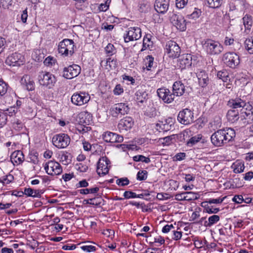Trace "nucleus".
I'll return each mask as SVG.
<instances>
[{"label":"nucleus","mask_w":253,"mask_h":253,"mask_svg":"<svg viewBox=\"0 0 253 253\" xmlns=\"http://www.w3.org/2000/svg\"><path fill=\"white\" fill-rule=\"evenodd\" d=\"M190 132L191 131L188 129L185 130L180 133L175 135L176 137L180 141H185L187 138L190 137L189 133H190Z\"/></svg>","instance_id":"obj_43"},{"label":"nucleus","mask_w":253,"mask_h":253,"mask_svg":"<svg viewBox=\"0 0 253 253\" xmlns=\"http://www.w3.org/2000/svg\"><path fill=\"white\" fill-rule=\"evenodd\" d=\"M70 141V137L65 133L55 134L52 138L53 144L58 149L66 148L69 145Z\"/></svg>","instance_id":"obj_4"},{"label":"nucleus","mask_w":253,"mask_h":253,"mask_svg":"<svg viewBox=\"0 0 253 253\" xmlns=\"http://www.w3.org/2000/svg\"><path fill=\"white\" fill-rule=\"evenodd\" d=\"M152 36L150 34H146L143 41V46L141 51H143L147 48H150L153 47V42L151 40Z\"/></svg>","instance_id":"obj_33"},{"label":"nucleus","mask_w":253,"mask_h":253,"mask_svg":"<svg viewBox=\"0 0 253 253\" xmlns=\"http://www.w3.org/2000/svg\"><path fill=\"white\" fill-rule=\"evenodd\" d=\"M194 113L188 108L180 111L177 116V120L180 123L188 125L194 122Z\"/></svg>","instance_id":"obj_6"},{"label":"nucleus","mask_w":253,"mask_h":253,"mask_svg":"<svg viewBox=\"0 0 253 253\" xmlns=\"http://www.w3.org/2000/svg\"><path fill=\"white\" fill-rule=\"evenodd\" d=\"M170 198V195L167 193H159L157 195V198L159 200H168Z\"/></svg>","instance_id":"obj_58"},{"label":"nucleus","mask_w":253,"mask_h":253,"mask_svg":"<svg viewBox=\"0 0 253 253\" xmlns=\"http://www.w3.org/2000/svg\"><path fill=\"white\" fill-rule=\"evenodd\" d=\"M220 219V217L218 215H212L208 218V221H204V225L205 227H211L213 224L216 223Z\"/></svg>","instance_id":"obj_35"},{"label":"nucleus","mask_w":253,"mask_h":253,"mask_svg":"<svg viewBox=\"0 0 253 253\" xmlns=\"http://www.w3.org/2000/svg\"><path fill=\"white\" fill-rule=\"evenodd\" d=\"M148 172L146 170H139L136 175V179L139 181H143L147 179Z\"/></svg>","instance_id":"obj_48"},{"label":"nucleus","mask_w":253,"mask_h":253,"mask_svg":"<svg viewBox=\"0 0 253 253\" xmlns=\"http://www.w3.org/2000/svg\"><path fill=\"white\" fill-rule=\"evenodd\" d=\"M110 167V160L106 157H102L98 161L96 172L99 176L105 175L108 173Z\"/></svg>","instance_id":"obj_11"},{"label":"nucleus","mask_w":253,"mask_h":253,"mask_svg":"<svg viewBox=\"0 0 253 253\" xmlns=\"http://www.w3.org/2000/svg\"><path fill=\"white\" fill-rule=\"evenodd\" d=\"M233 171L234 173H238L243 172L245 169L244 163L240 162H236L232 165Z\"/></svg>","instance_id":"obj_41"},{"label":"nucleus","mask_w":253,"mask_h":253,"mask_svg":"<svg viewBox=\"0 0 253 253\" xmlns=\"http://www.w3.org/2000/svg\"><path fill=\"white\" fill-rule=\"evenodd\" d=\"M226 116L227 120L229 122L231 123H234L236 122L239 119L238 110L231 109L228 110Z\"/></svg>","instance_id":"obj_28"},{"label":"nucleus","mask_w":253,"mask_h":253,"mask_svg":"<svg viewBox=\"0 0 253 253\" xmlns=\"http://www.w3.org/2000/svg\"><path fill=\"white\" fill-rule=\"evenodd\" d=\"M20 84L24 88L28 91H32L35 89V83L29 75H24L20 80Z\"/></svg>","instance_id":"obj_23"},{"label":"nucleus","mask_w":253,"mask_h":253,"mask_svg":"<svg viewBox=\"0 0 253 253\" xmlns=\"http://www.w3.org/2000/svg\"><path fill=\"white\" fill-rule=\"evenodd\" d=\"M175 135H171L163 138H161L159 141L164 145H169L173 143L175 139Z\"/></svg>","instance_id":"obj_36"},{"label":"nucleus","mask_w":253,"mask_h":253,"mask_svg":"<svg viewBox=\"0 0 253 253\" xmlns=\"http://www.w3.org/2000/svg\"><path fill=\"white\" fill-rule=\"evenodd\" d=\"M179 66L182 69L190 67L192 64V56L190 54L182 55L178 60Z\"/></svg>","instance_id":"obj_25"},{"label":"nucleus","mask_w":253,"mask_h":253,"mask_svg":"<svg viewBox=\"0 0 253 253\" xmlns=\"http://www.w3.org/2000/svg\"><path fill=\"white\" fill-rule=\"evenodd\" d=\"M145 115L150 118H154L157 116V111L155 108L151 107L147 109Z\"/></svg>","instance_id":"obj_57"},{"label":"nucleus","mask_w":253,"mask_h":253,"mask_svg":"<svg viewBox=\"0 0 253 253\" xmlns=\"http://www.w3.org/2000/svg\"><path fill=\"white\" fill-rule=\"evenodd\" d=\"M171 22L181 31H184L186 29V21L181 15L173 14L171 17Z\"/></svg>","instance_id":"obj_18"},{"label":"nucleus","mask_w":253,"mask_h":253,"mask_svg":"<svg viewBox=\"0 0 253 253\" xmlns=\"http://www.w3.org/2000/svg\"><path fill=\"white\" fill-rule=\"evenodd\" d=\"M81 249L87 253L94 252L96 251V248L92 245H84L81 247Z\"/></svg>","instance_id":"obj_56"},{"label":"nucleus","mask_w":253,"mask_h":253,"mask_svg":"<svg viewBox=\"0 0 253 253\" xmlns=\"http://www.w3.org/2000/svg\"><path fill=\"white\" fill-rule=\"evenodd\" d=\"M87 126L88 125L78 124L76 126V129L80 133L84 134L91 130V127Z\"/></svg>","instance_id":"obj_44"},{"label":"nucleus","mask_w":253,"mask_h":253,"mask_svg":"<svg viewBox=\"0 0 253 253\" xmlns=\"http://www.w3.org/2000/svg\"><path fill=\"white\" fill-rule=\"evenodd\" d=\"M199 83L201 86L204 87L207 86L209 83L208 75L204 71H201L197 74Z\"/></svg>","instance_id":"obj_31"},{"label":"nucleus","mask_w":253,"mask_h":253,"mask_svg":"<svg viewBox=\"0 0 253 253\" xmlns=\"http://www.w3.org/2000/svg\"><path fill=\"white\" fill-rule=\"evenodd\" d=\"M89 94L84 91L74 93L71 97L72 103L77 106H82L87 103L90 100Z\"/></svg>","instance_id":"obj_7"},{"label":"nucleus","mask_w":253,"mask_h":253,"mask_svg":"<svg viewBox=\"0 0 253 253\" xmlns=\"http://www.w3.org/2000/svg\"><path fill=\"white\" fill-rule=\"evenodd\" d=\"M154 57L152 55H148L146 57L145 62L147 70H150L154 63Z\"/></svg>","instance_id":"obj_50"},{"label":"nucleus","mask_w":253,"mask_h":253,"mask_svg":"<svg viewBox=\"0 0 253 253\" xmlns=\"http://www.w3.org/2000/svg\"><path fill=\"white\" fill-rule=\"evenodd\" d=\"M81 67L77 64H73L64 67L63 70V77L67 79L76 77L81 72Z\"/></svg>","instance_id":"obj_15"},{"label":"nucleus","mask_w":253,"mask_h":253,"mask_svg":"<svg viewBox=\"0 0 253 253\" xmlns=\"http://www.w3.org/2000/svg\"><path fill=\"white\" fill-rule=\"evenodd\" d=\"M38 80L40 84L49 88L54 86L56 82L54 76L49 72L42 71L39 73Z\"/></svg>","instance_id":"obj_5"},{"label":"nucleus","mask_w":253,"mask_h":253,"mask_svg":"<svg viewBox=\"0 0 253 253\" xmlns=\"http://www.w3.org/2000/svg\"><path fill=\"white\" fill-rule=\"evenodd\" d=\"M77 121L78 124L89 125L92 123V116L86 111L82 112L78 115Z\"/></svg>","instance_id":"obj_21"},{"label":"nucleus","mask_w":253,"mask_h":253,"mask_svg":"<svg viewBox=\"0 0 253 253\" xmlns=\"http://www.w3.org/2000/svg\"><path fill=\"white\" fill-rule=\"evenodd\" d=\"M123 92L124 88L120 84H117L113 90L114 94L116 95H120Z\"/></svg>","instance_id":"obj_59"},{"label":"nucleus","mask_w":253,"mask_h":253,"mask_svg":"<svg viewBox=\"0 0 253 253\" xmlns=\"http://www.w3.org/2000/svg\"><path fill=\"white\" fill-rule=\"evenodd\" d=\"M174 122L172 118H169L163 120L159 121L156 125V129L159 132L168 131L171 129L173 126Z\"/></svg>","instance_id":"obj_19"},{"label":"nucleus","mask_w":253,"mask_h":253,"mask_svg":"<svg viewBox=\"0 0 253 253\" xmlns=\"http://www.w3.org/2000/svg\"><path fill=\"white\" fill-rule=\"evenodd\" d=\"M42 190H34L31 188H25L24 193L28 197L40 198L43 193Z\"/></svg>","instance_id":"obj_29"},{"label":"nucleus","mask_w":253,"mask_h":253,"mask_svg":"<svg viewBox=\"0 0 253 253\" xmlns=\"http://www.w3.org/2000/svg\"><path fill=\"white\" fill-rule=\"evenodd\" d=\"M5 63L9 66H19L24 63V57L20 53L15 52L9 55Z\"/></svg>","instance_id":"obj_16"},{"label":"nucleus","mask_w":253,"mask_h":253,"mask_svg":"<svg viewBox=\"0 0 253 253\" xmlns=\"http://www.w3.org/2000/svg\"><path fill=\"white\" fill-rule=\"evenodd\" d=\"M135 95L136 100L141 103H143L146 100L147 96V93L141 87L136 91Z\"/></svg>","instance_id":"obj_32"},{"label":"nucleus","mask_w":253,"mask_h":253,"mask_svg":"<svg viewBox=\"0 0 253 253\" xmlns=\"http://www.w3.org/2000/svg\"><path fill=\"white\" fill-rule=\"evenodd\" d=\"M141 37V30L138 27H130L128 31L124 35V38L126 42L130 41H136Z\"/></svg>","instance_id":"obj_13"},{"label":"nucleus","mask_w":253,"mask_h":253,"mask_svg":"<svg viewBox=\"0 0 253 253\" xmlns=\"http://www.w3.org/2000/svg\"><path fill=\"white\" fill-rule=\"evenodd\" d=\"M103 139L105 142L110 143H120L124 140L122 135L110 131H107L103 135Z\"/></svg>","instance_id":"obj_20"},{"label":"nucleus","mask_w":253,"mask_h":253,"mask_svg":"<svg viewBox=\"0 0 253 253\" xmlns=\"http://www.w3.org/2000/svg\"><path fill=\"white\" fill-rule=\"evenodd\" d=\"M88 185L89 184L87 181L85 179H83L76 184V186L77 188L80 187H87Z\"/></svg>","instance_id":"obj_64"},{"label":"nucleus","mask_w":253,"mask_h":253,"mask_svg":"<svg viewBox=\"0 0 253 253\" xmlns=\"http://www.w3.org/2000/svg\"><path fill=\"white\" fill-rule=\"evenodd\" d=\"M201 11L200 9L197 8H195L194 11L192 13L188 14L187 15V18L189 19L195 20L199 17V16L201 15Z\"/></svg>","instance_id":"obj_49"},{"label":"nucleus","mask_w":253,"mask_h":253,"mask_svg":"<svg viewBox=\"0 0 253 253\" xmlns=\"http://www.w3.org/2000/svg\"><path fill=\"white\" fill-rule=\"evenodd\" d=\"M188 0H176V6L179 8H183L187 3Z\"/></svg>","instance_id":"obj_62"},{"label":"nucleus","mask_w":253,"mask_h":253,"mask_svg":"<svg viewBox=\"0 0 253 253\" xmlns=\"http://www.w3.org/2000/svg\"><path fill=\"white\" fill-rule=\"evenodd\" d=\"M165 49L168 56L173 58L178 57L181 52L178 44L173 41H169L166 43Z\"/></svg>","instance_id":"obj_10"},{"label":"nucleus","mask_w":253,"mask_h":253,"mask_svg":"<svg viewBox=\"0 0 253 253\" xmlns=\"http://www.w3.org/2000/svg\"><path fill=\"white\" fill-rule=\"evenodd\" d=\"M217 77L223 82H227L230 80L228 73L226 71H220L217 73Z\"/></svg>","instance_id":"obj_47"},{"label":"nucleus","mask_w":253,"mask_h":253,"mask_svg":"<svg viewBox=\"0 0 253 253\" xmlns=\"http://www.w3.org/2000/svg\"><path fill=\"white\" fill-rule=\"evenodd\" d=\"M55 60L53 57L49 56L45 58L44 61V64L47 66H51L54 64Z\"/></svg>","instance_id":"obj_60"},{"label":"nucleus","mask_w":253,"mask_h":253,"mask_svg":"<svg viewBox=\"0 0 253 253\" xmlns=\"http://www.w3.org/2000/svg\"><path fill=\"white\" fill-rule=\"evenodd\" d=\"M185 197V201H189L198 199L199 198V195L197 193L193 192H186Z\"/></svg>","instance_id":"obj_45"},{"label":"nucleus","mask_w":253,"mask_h":253,"mask_svg":"<svg viewBox=\"0 0 253 253\" xmlns=\"http://www.w3.org/2000/svg\"><path fill=\"white\" fill-rule=\"evenodd\" d=\"M5 112L4 113V114H6V117L7 116L12 117L15 115V114L17 113L18 109L14 106L10 107V108H7L6 110H5Z\"/></svg>","instance_id":"obj_53"},{"label":"nucleus","mask_w":253,"mask_h":253,"mask_svg":"<svg viewBox=\"0 0 253 253\" xmlns=\"http://www.w3.org/2000/svg\"><path fill=\"white\" fill-rule=\"evenodd\" d=\"M7 117L4 112H0V128L3 127L7 123Z\"/></svg>","instance_id":"obj_55"},{"label":"nucleus","mask_w":253,"mask_h":253,"mask_svg":"<svg viewBox=\"0 0 253 253\" xmlns=\"http://www.w3.org/2000/svg\"><path fill=\"white\" fill-rule=\"evenodd\" d=\"M228 104L232 108V109H238V108L245 107L247 105V103L243 99L236 98L234 99L230 100L228 101Z\"/></svg>","instance_id":"obj_27"},{"label":"nucleus","mask_w":253,"mask_h":253,"mask_svg":"<svg viewBox=\"0 0 253 253\" xmlns=\"http://www.w3.org/2000/svg\"><path fill=\"white\" fill-rule=\"evenodd\" d=\"M185 86L181 81L175 82L172 85V92L175 96H181L185 92Z\"/></svg>","instance_id":"obj_24"},{"label":"nucleus","mask_w":253,"mask_h":253,"mask_svg":"<svg viewBox=\"0 0 253 253\" xmlns=\"http://www.w3.org/2000/svg\"><path fill=\"white\" fill-rule=\"evenodd\" d=\"M134 125V121L130 117H126L120 120L118 128L120 132L130 130Z\"/></svg>","instance_id":"obj_17"},{"label":"nucleus","mask_w":253,"mask_h":253,"mask_svg":"<svg viewBox=\"0 0 253 253\" xmlns=\"http://www.w3.org/2000/svg\"><path fill=\"white\" fill-rule=\"evenodd\" d=\"M124 196L125 199L136 198V194L134 192L129 191H125L124 193Z\"/></svg>","instance_id":"obj_61"},{"label":"nucleus","mask_w":253,"mask_h":253,"mask_svg":"<svg viewBox=\"0 0 253 253\" xmlns=\"http://www.w3.org/2000/svg\"><path fill=\"white\" fill-rule=\"evenodd\" d=\"M24 155L20 151L13 153L11 155V162L14 165H18L24 161Z\"/></svg>","instance_id":"obj_30"},{"label":"nucleus","mask_w":253,"mask_h":253,"mask_svg":"<svg viewBox=\"0 0 253 253\" xmlns=\"http://www.w3.org/2000/svg\"><path fill=\"white\" fill-rule=\"evenodd\" d=\"M202 135L201 134H198L192 137L186 142V145L189 147H192L202 139Z\"/></svg>","instance_id":"obj_42"},{"label":"nucleus","mask_w":253,"mask_h":253,"mask_svg":"<svg viewBox=\"0 0 253 253\" xmlns=\"http://www.w3.org/2000/svg\"><path fill=\"white\" fill-rule=\"evenodd\" d=\"M169 5V0H156L154 7L158 13L164 14L168 11Z\"/></svg>","instance_id":"obj_22"},{"label":"nucleus","mask_w":253,"mask_h":253,"mask_svg":"<svg viewBox=\"0 0 253 253\" xmlns=\"http://www.w3.org/2000/svg\"><path fill=\"white\" fill-rule=\"evenodd\" d=\"M38 153L36 152H31L29 154L30 162L37 164L39 162Z\"/></svg>","instance_id":"obj_51"},{"label":"nucleus","mask_w":253,"mask_h":253,"mask_svg":"<svg viewBox=\"0 0 253 253\" xmlns=\"http://www.w3.org/2000/svg\"><path fill=\"white\" fill-rule=\"evenodd\" d=\"M77 169L81 172H86L88 169V167L86 165L80 163L77 165Z\"/></svg>","instance_id":"obj_63"},{"label":"nucleus","mask_w":253,"mask_h":253,"mask_svg":"<svg viewBox=\"0 0 253 253\" xmlns=\"http://www.w3.org/2000/svg\"><path fill=\"white\" fill-rule=\"evenodd\" d=\"M8 88V85L2 81L0 84V99H4L10 97L7 94Z\"/></svg>","instance_id":"obj_34"},{"label":"nucleus","mask_w":253,"mask_h":253,"mask_svg":"<svg viewBox=\"0 0 253 253\" xmlns=\"http://www.w3.org/2000/svg\"><path fill=\"white\" fill-rule=\"evenodd\" d=\"M46 172L50 175H57L62 172V168L60 164L55 161H49L44 165Z\"/></svg>","instance_id":"obj_9"},{"label":"nucleus","mask_w":253,"mask_h":253,"mask_svg":"<svg viewBox=\"0 0 253 253\" xmlns=\"http://www.w3.org/2000/svg\"><path fill=\"white\" fill-rule=\"evenodd\" d=\"M129 110L128 105L124 103L116 104L110 109L111 115L113 117H121L123 115L127 114Z\"/></svg>","instance_id":"obj_12"},{"label":"nucleus","mask_w":253,"mask_h":253,"mask_svg":"<svg viewBox=\"0 0 253 253\" xmlns=\"http://www.w3.org/2000/svg\"><path fill=\"white\" fill-rule=\"evenodd\" d=\"M208 5L212 8L219 7L223 2V0H206Z\"/></svg>","instance_id":"obj_40"},{"label":"nucleus","mask_w":253,"mask_h":253,"mask_svg":"<svg viewBox=\"0 0 253 253\" xmlns=\"http://www.w3.org/2000/svg\"><path fill=\"white\" fill-rule=\"evenodd\" d=\"M12 126L14 129L19 132L24 128V124L22 122L17 119H14L12 120Z\"/></svg>","instance_id":"obj_39"},{"label":"nucleus","mask_w":253,"mask_h":253,"mask_svg":"<svg viewBox=\"0 0 253 253\" xmlns=\"http://www.w3.org/2000/svg\"><path fill=\"white\" fill-rule=\"evenodd\" d=\"M105 51L108 55L111 56L115 54L116 52V48L113 44L109 43L105 47Z\"/></svg>","instance_id":"obj_54"},{"label":"nucleus","mask_w":253,"mask_h":253,"mask_svg":"<svg viewBox=\"0 0 253 253\" xmlns=\"http://www.w3.org/2000/svg\"><path fill=\"white\" fill-rule=\"evenodd\" d=\"M158 96L165 103L169 104L173 101L175 96L168 88L162 87L157 90Z\"/></svg>","instance_id":"obj_14"},{"label":"nucleus","mask_w":253,"mask_h":253,"mask_svg":"<svg viewBox=\"0 0 253 253\" xmlns=\"http://www.w3.org/2000/svg\"><path fill=\"white\" fill-rule=\"evenodd\" d=\"M222 61L226 66L235 68L240 63V58L236 53L228 52L223 54Z\"/></svg>","instance_id":"obj_8"},{"label":"nucleus","mask_w":253,"mask_h":253,"mask_svg":"<svg viewBox=\"0 0 253 253\" xmlns=\"http://www.w3.org/2000/svg\"><path fill=\"white\" fill-rule=\"evenodd\" d=\"M235 136V132L231 128L221 129L213 133L211 140L212 144L215 147H221L231 141Z\"/></svg>","instance_id":"obj_1"},{"label":"nucleus","mask_w":253,"mask_h":253,"mask_svg":"<svg viewBox=\"0 0 253 253\" xmlns=\"http://www.w3.org/2000/svg\"><path fill=\"white\" fill-rule=\"evenodd\" d=\"M242 20L245 27L244 32L249 34L253 24V17L250 14H246L243 16Z\"/></svg>","instance_id":"obj_26"},{"label":"nucleus","mask_w":253,"mask_h":253,"mask_svg":"<svg viewBox=\"0 0 253 253\" xmlns=\"http://www.w3.org/2000/svg\"><path fill=\"white\" fill-rule=\"evenodd\" d=\"M204 48L210 55H218L223 50V46L218 42L211 39H206L202 42Z\"/></svg>","instance_id":"obj_3"},{"label":"nucleus","mask_w":253,"mask_h":253,"mask_svg":"<svg viewBox=\"0 0 253 253\" xmlns=\"http://www.w3.org/2000/svg\"><path fill=\"white\" fill-rule=\"evenodd\" d=\"M245 49L249 54H253V37L246 39L244 42Z\"/></svg>","instance_id":"obj_37"},{"label":"nucleus","mask_w":253,"mask_h":253,"mask_svg":"<svg viewBox=\"0 0 253 253\" xmlns=\"http://www.w3.org/2000/svg\"><path fill=\"white\" fill-rule=\"evenodd\" d=\"M106 68V69L113 70L115 69L118 65V62L116 59H112L111 58H108L105 61Z\"/></svg>","instance_id":"obj_38"},{"label":"nucleus","mask_w":253,"mask_h":253,"mask_svg":"<svg viewBox=\"0 0 253 253\" xmlns=\"http://www.w3.org/2000/svg\"><path fill=\"white\" fill-rule=\"evenodd\" d=\"M75 47V45L72 40L65 39L58 43V53L64 57L72 56L74 53Z\"/></svg>","instance_id":"obj_2"},{"label":"nucleus","mask_w":253,"mask_h":253,"mask_svg":"<svg viewBox=\"0 0 253 253\" xmlns=\"http://www.w3.org/2000/svg\"><path fill=\"white\" fill-rule=\"evenodd\" d=\"M129 183V180L127 177H122L116 180V184L120 186H125Z\"/></svg>","instance_id":"obj_52"},{"label":"nucleus","mask_w":253,"mask_h":253,"mask_svg":"<svg viewBox=\"0 0 253 253\" xmlns=\"http://www.w3.org/2000/svg\"><path fill=\"white\" fill-rule=\"evenodd\" d=\"M132 159L135 162H142L146 164H149L151 162L150 159L149 157H146L141 155L134 156Z\"/></svg>","instance_id":"obj_46"}]
</instances>
